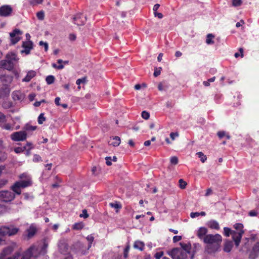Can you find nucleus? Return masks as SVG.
Returning a JSON list of instances; mask_svg holds the SVG:
<instances>
[{
	"instance_id": "obj_32",
	"label": "nucleus",
	"mask_w": 259,
	"mask_h": 259,
	"mask_svg": "<svg viewBox=\"0 0 259 259\" xmlns=\"http://www.w3.org/2000/svg\"><path fill=\"white\" fill-rule=\"evenodd\" d=\"M213 38H214V35L212 34H208L207 35L206 42L208 45L213 44L214 43L213 40H212Z\"/></svg>"
},
{
	"instance_id": "obj_15",
	"label": "nucleus",
	"mask_w": 259,
	"mask_h": 259,
	"mask_svg": "<svg viewBox=\"0 0 259 259\" xmlns=\"http://www.w3.org/2000/svg\"><path fill=\"white\" fill-rule=\"evenodd\" d=\"M13 79L14 77L12 75H0V80L2 83H5L6 84L5 86H9V85L12 82Z\"/></svg>"
},
{
	"instance_id": "obj_7",
	"label": "nucleus",
	"mask_w": 259,
	"mask_h": 259,
	"mask_svg": "<svg viewBox=\"0 0 259 259\" xmlns=\"http://www.w3.org/2000/svg\"><path fill=\"white\" fill-rule=\"evenodd\" d=\"M22 32L18 29H15L12 32L10 33V40L12 44L15 45L17 43L21 38Z\"/></svg>"
},
{
	"instance_id": "obj_43",
	"label": "nucleus",
	"mask_w": 259,
	"mask_h": 259,
	"mask_svg": "<svg viewBox=\"0 0 259 259\" xmlns=\"http://www.w3.org/2000/svg\"><path fill=\"white\" fill-rule=\"evenodd\" d=\"M85 61H83V63H85V66L87 67V69L89 70L92 67V64L89 58L85 59Z\"/></svg>"
},
{
	"instance_id": "obj_9",
	"label": "nucleus",
	"mask_w": 259,
	"mask_h": 259,
	"mask_svg": "<svg viewBox=\"0 0 259 259\" xmlns=\"http://www.w3.org/2000/svg\"><path fill=\"white\" fill-rule=\"evenodd\" d=\"M23 49L21 51L22 54H25L28 55L30 54L31 50L33 49V42L31 40H27L24 41L22 45Z\"/></svg>"
},
{
	"instance_id": "obj_59",
	"label": "nucleus",
	"mask_w": 259,
	"mask_h": 259,
	"mask_svg": "<svg viewBox=\"0 0 259 259\" xmlns=\"http://www.w3.org/2000/svg\"><path fill=\"white\" fill-rule=\"evenodd\" d=\"M36 128V126L32 125H27L25 127V130L27 131H34Z\"/></svg>"
},
{
	"instance_id": "obj_41",
	"label": "nucleus",
	"mask_w": 259,
	"mask_h": 259,
	"mask_svg": "<svg viewBox=\"0 0 259 259\" xmlns=\"http://www.w3.org/2000/svg\"><path fill=\"white\" fill-rule=\"evenodd\" d=\"M170 161L171 164L176 165L178 163V158L177 156H172L170 158Z\"/></svg>"
},
{
	"instance_id": "obj_24",
	"label": "nucleus",
	"mask_w": 259,
	"mask_h": 259,
	"mask_svg": "<svg viewBox=\"0 0 259 259\" xmlns=\"http://www.w3.org/2000/svg\"><path fill=\"white\" fill-rule=\"evenodd\" d=\"M36 232V228L35 226L32 225L27 230V237L28 238L32 237Z\"/></svg>"
},
{
	"instance_id": "obj_52",
	"label": "nucleus",
	"mask_w": 259,
	"mask_h": 259,
	"mask_svg": "<svg viewBox=\"0 0 259 259\" xmlns=\"http://www.w3.org/2000/svg\"><path fill=\"white\" fill-rule=\"evenodd\" d=\"M41 160V158L39 155H38L37 154H35L34 155L33 158V162H39Z\"/></svg>"
},
{
	"instance_id": "obj_61",
	"label": "nucleus",
	"mask_w": 259,
	"mask_h": 259,
	"mask_svg": "<svg viewBox=\"0 0 259 259\" xmlns=\"http://www.w3.org/2000/svg\"><path fill=\"white\" fill-rule=\"evenodd\" d=\"M12 106V103L10 102H6L3 104V107L5 108H9Z\"/></svg>"
},
{
	"instance_id": "obj_4",
	"label": "nucleus",
	"mask_w": 259,
	"mask_h": 259,
	"mask_svg": "<svg viewBox=\"0 0 259 259\" xmlns=\"http://www.w3.org/2000/svg\"><path fill=\"white\" fill-rule=\"evenodd\" d=\"M168 255L172 259H187L188 255L186 252L180 248H174L171 250L167 252Z\"/></svg>"
},
{
	"instance_id": "obj_27",
	"label": "nucleus",
	"mask_w": 259,
	"mask_h": 259,
	"mask_svg": "<svg viewBox=\"0 0 259 259\" xmlns=\"http://www.w3.org/2000/svg\"><path fill=\"white\" fill-rule=\"evenodd\" d=\"M113 142L110 143V145H112L114 147H117L120 144V138L118 136H115L113 138Z\"/></svg>"
},
{
	"instance_id": "obj_46",
	"label": "nucleus",
	"mask_w": 259,
	"mask_h": 259,
	"mask_svg": "<svg viewBox=\"0 0 259 259\" xmlns=\"http://www.w3.org/2000/svg\"><path fill=\"white\" fill-rule=\"evenodd\" d=\"M37 17L39 20H42L45 17V14L43 11H40L37 13Z\"/></svg>"
},
{
	"instance_id": "obj_29",
	"label": "nucleus",
	"mask_w": 259,
	"mask_h": 259,
	"mask_svg": "<svg viewBox=\"0 0 259 259\" xmlns=\"http://www.w3.org/2000/svg\"><path fill=\"white\" fill-rule=\"evenodd\" d=\"M88 241V246L87 247V250H89L92 246V243L94 240V237L92 235H88L86 238Z\"/></svg>"
},
{
	"instance_id": "obj_28",
	"label": "nucleus",
	"mask_w": 259,
	"mask_h": 259,
	"mask_svg": "<svg viewBox=\"0 0 259 259\" xmlns=\"http://www.w3.org/2000/svg\"><path fill=\"white\" fill-rule=\"evenodd\" d=\"M234 228L236 229V231L238 233H241L242 232V234H243L244 232L243 230V225L241 223H236L234 225Z\"/></svg>"
},
{
	"instance_id": "obj_64",
	"label": "nucleus",
	"mask_w": 259,
	"mask_h": 259,
	"mask_svg": "<svg viewBox=\"0 0 259 259\" xmlns=\"http://www.w3.org/2000/svg\"><path fill=\"white\" fill-rule=\"evenodd\" d=\"M199 216L198 212H192L190 213V217L192 218H195Z\"/></svg>"
},
{
	"instance_id": "obj_25",
	"label": "nucleus",
	"mask_w": 259,
	"mask_h": 259,
	"mask_svg": "<svg viewBox=\"0 0 259 259\" xmlns=\"http://www.w3.org/2000/svg\"><path fill=\"white\" fill-rule=\"evenodd\" d=\"M144 243L140 241H136L135 242L134 244V247L136 249H138L140 250H143L144 248Z\"/></svg>"
},
{
	"instance_id": "obj_35",
	"label": "nucleus",
	"mask_w": 259,
	"mask_h": 259,
	"mask_svg": "<svg viewBox=\"0 0 259 259\" xmlns=\"http://www.w3.org/2000/svg\"><path fill=\"white\" fill-rule=\"evenodd\" d=\"M215 79V77L214 76L208 79L207 81H204L203 82V84L205 87H208L210 85V82H212L214 81Z\"/></svg>"
},
{
	"instance_id": "obj_49",
	"label": "nucleus",
	"mask_w": 259,
	"mask_h": 259,
	"mask_svg": "<svg viewBox=\"0 0 259 259\" xmlns=\"http://www.w3.org/2000/svg\"><path fill=\"white\" fill-rule=\"evenodd\" d=\"M8 181L7 179H2L0 180V188L4 187L7 183Z\"/></svg>"
},
{
	"instance_id": "obj_57",
	"label": "nucleus",
	"mask_w": 259,
	"mask_h": 259,
	"mask_svg": "<svg viewBox=\"0 0 259 259\" xmlns=\"http://www.w3.org/2000/svg\"><path fill=\"white\" fill-rule=\"evenodd\" d=\"M7 158V154L6 153H3L0 155V162L5 161Z\"/></svg>"
},
{
	"instance_id": "obj_40",
	"label": "nucleus",
	"mask_w": 259,
	"mask_h": 259,
	"mask_svg": "<svg viewBox=\"0 0 259 259\" xmlns=\"http://www.w3.org/2000/svg\"><path fill=\"white\" fill-rule=\"evenodd\" d=\"M25 149H26V147H16L14 149V151L16 153H21L23 152Z\"/></svg>"
},
{
	"instance_id": "obj_56",
	"label": "nucleus",
	"mask_w": 259,
	"mask_h": 259,
	"mask_svg": "<svg viewBox=\"0 0 259 259\" xmlns=\"http://www.w3.org/2000/svg\"><path fill=\"white\" fill-rule=\"evenodd\" d=\"M217 135L220 139H222L226 136V133L224 131H219L217 133Z\"/></svg>"
},
{
	"instance_id": "obj_3",
	"label": "nucleus",
	"mask_w": 259,
	"mask_h": 259,
	"mask_svg": "<svg viewBox=\"0 0 259 259\" xmlns=\"http://www.w3.org/2000/svg\"><path fill=\"white\" fill-rule=\"evenodd\" d=\"M204 243L213 246L212 250L213 251L218 249L220 244L222 242V236L217 234L215 235L208 234L204 238Z\"/></svg>"
},
{
	"instance_id": "obj_1",
	"label": "nucleus",
	"mask_w": 259,
	"mask_h": 259,
	"mask_svg": "<svg viewBox=\"0 0 259 259\" xmlns=\"http://www.w3.org/2000/svg\"><path fill=\"white\" fill-rule=\"evenodd\" d=\"M48 243L46 241L38 242L31 245L22 253H16L7 259H31L36 258L41 254L47 253Z\"/></svg>"
},
{
	"instance_id": "obj_38",
	"label": "nucleus",
	"mask_w": 259,
	"mask_h": 259,
	"mask_svg": "<svg viewBox=\"0 0 259 259\" xmlns=\"http://www.w3.org/2000/svg\"><path fill=\"white\" fill-rule=\"evenodd\" d=\"M46 120V118L44 116V113H41L38 117V123L39 124H42Z\"/></svg>"
},
{
	"instance_id": "obj_6",
	"label": "nucleus",
	"mask_w": 259,
	"mask_h": 259,
	"mask_svg": "<svg viewBox=\"0 0 259 259\" xmlns=\"http://www.w3.org/2000/svg\"><path fill=\"white\" fill-rule=\"evenodd\" d=\"M17 244L15 242H11L8 246L5 247L0 253V259L11 254L17 247Z\"/></svg>"
},
{
	"instance_id": "obj_63",
	"label": "nucleus",
	"mask_w": 259,
	"mask_h": 259,
	"mask_svg": "<svg viewBox=\"0 0 259 259\" xmlns=\"http://www.w3.org/2000/svg\"><path fill=\"white\" fill-rule=\"evenodd\" d=\"M248 214L250 217H255L257 215V212L254 210H252L249 212Z\"/></svg>"
},
{
	"instance_id": "obj_47",
	"label": "nucleus",
	"mask_w": 259,
	"mask_h": 259,
	"mask_svg": "<svg viewBox=\"0 0 259 259\" xmlns=\"http://www.w3.org/2000/svg\"><path fill=\"white\" fill-rule=\"evenodd\" d=\"M141 116L143 118L148 119L150 117V114L148 112L143 111L141 113Z\"/></svg>"
},
{
	"instance_id": "obj_19",
	"label": "nucleus",
	"mask_w": 259,
	"mask_h": 259,
	"mask_svg": "<svg viewBox=\"0 0 259 259\" xmlns=\"http://www.w3.org/2000/svg\"><path fill=\"white\" fill-rule=\"evenodd\" d=\"M0 68L11 71L13 69V65H11L6 59L0 61Z\"/></svg>"
},
{
	"instance_id": "obj_53",
	"label": "nucleus",
	"mask_w": 259,
	"mask_h": 259,
	"mask_svg": "<svg viewBox=\"0 0 259 259\" xmlns=\"http://www.w3.org/2000/svg\"><path fill=\"white\" fill-rule=\"evenodd\" d=\"M161 69V67H159V68H156L155 69L154 74H153V75L155 77H157L160 75Z\"/></svg>"
},
{
	"instance_id": "obj_22",
	"label": "nucleus",
	"mask_w": 259,
	"mask_h": 259,
	"mask_svg": "<svg viewBox=\"0 0 259 259\" xmlns=\"http://www.w3.org/2000/svg\"><path fill=\"white\" fill-rule=\"evenodd\" d=\"M181 246V249L186 252V254H190L192 248L191 244L190 243H184L183 242L180 243Z\"/></svg>"
},
{
	"instance_id": "obj_8",
	"label": "nucleus",
	"mask_w": 259,
	"mask_h": 259,
	"mask_svg": "<svg viewBox=\"0 0 259 259\" xmlns=\"http://www.w3.org/2000/svg\"><path fill=\"white\" fill-rule=\"evenodd\" d=\"M11 138L14 141H24L27 139V133L25 131L15 132L11 134Z\"/></svg>"
},
{
	"instance_id": "obj_18",
	"label": "nucleus",
	"mask_w": 259,
	"mask_h": 259,
	"mask_svg": "<svg viewBox=\"0 0 259 259\" xmlns=\"http://www.w3.org/2000/svg\"><path fill=\"white\" fill-rule=\"evenodd\" d=\"M36 75V72L35 70H30L27 71L26 76L22 79L23 82H29Z\"/></svg>"
},
{
	"instance_id": "obj_34",
	"label": "nucleus",
	"mask_w": 259,
	"mask_h": 259,
	"mask_svg": "<svg viewBox=\"0 0 259 259\" xmlns=\"http://www.w3.org/2000/svg\"><path fill=\"white\" fill-rule=\"evenodd\" d=\"M55 77L53 75H49L46 78V81L48 84H51L54 82Z\"/></svg>"
},
{
	"instance_id": "obj_21",
	"label": "nucleus",
	"mask_w": 259,
	"mask_h": 259,
	"mask_svg": "<svg viewBox=\"0 0 259 259\" xmlns=\"http://www.w3.org/2000/svg\"><path fill=\"white\" fill-rule=\"evenodd\" d=\"M207 233V229L205 227H200L197 232V236L198 238L204 240V238L207 235L206 233Z\"/></svg>"
},
{
	"instance_id": "obj_30",
	"label": "nucleus",
	"mask_w": 259,
	"mask_h": 259,
	"mask_svg": "<svg viewBox=\"0 0 259 259\" xmlns=\"http://www.w3.org/2000/svg\"><path fill=\"white\" fill-rule=\"evenodd\" d=\"M18 228L14 227H9V236L15 235L18 232Z\"/></svg>"
},
{
	"instance_id": "obj_11",
	"label": "nucleus",
	"mask_w": 259,
	"mask_h": 259,
	"mask_svg": "<svg viewBox=\"0 0 259 259\" xmlns=\"http://www.w3.org/2000/svg\"><path fill=\"white\" fill-rule=\"evenodd\" d=\"M259 257V242H256L253 246L249 254L250 259H255Z\"/></svg>"
},
{
	"instance_id": "obj_5",
	"label": "nucleus",
	"mask_w": 259,
	"mask_h": 259,
	"mask_svg": "<svg viewBox=\"0 0 259 259\" xmlns=\"http://www.w3.org/2000/svg\"><path fill=\"white\" fill-rule=\"evenodd\" d=\"M15 192L8 190L0 191V200L5 202H9L13 201L15 198Z\"/></svg>"
},
{
	"instance_id": "obj_50",
	"label": "nucleus",
	"mask_w": 259,
	"mask_h": 259,
	"mask_svg": "<svg viewBox=\"0 0 259 259\" xmlns=\"http://www.w3.org/2000/svg\"><path fill=\"white\" fill-rule=\"evenodd\" d=\"M163 252L162 251L157 252L154 255V257L155 259H160V258L163 256Z\"/></svg>"
},
{
	"instance_id": "obj_60",
	"label": "nucleus",
	"mask_w": 259,
	"mask_h": 259,
	"mask_svg": "<svg viewBox=\"0 0 259 259\" xmlns=\"http://www.w3.org/2000/svg\"><path fill=\"white\" fill-rule=\"evenodd\" d=\"M105 159H106V163L107 165L110 166V165H112V162H111L112 159H111V157H106L105 158Z\"/></svg>"
},
{
	"instance_id": "obj_51",
	"label": "nucleus",
	"mask_w": 259,
	"mask_h": 259,
	"mask_svg": "<svg viewBox=\"0 0 259 259\" xmlns=\"http://www.w3.org/2000/svg\"><path fill=\"white\" fill-rule=\"evenodd\" d=\"M89 217V214L88 213L87 210L85 209L82 210V218L87 219Z\"/></svg>"
},
{
	"instance_id": "obj_42",
	"label": "nucleus",
	"mask_w": 259,
	"mask_h": 259,
	"mask_svg": "<svg viewBox=\"0 0 259 259\" xmlns=\"http://www.w3.org/2000/svg\"><path fill=\"white\" fill-rule=\"evenodd\" d=\"M44 0H30V4L32 6H36L40 4L43 2Z\"/></svg>"
},
{
	"instance_id": "obj_33",
	"label": "nucleus",
	"mask_w": 259,
	"mask_h": 259,
	"mask_svg": "<svg viewBox=\"0 0 259 259\" xmlns=\"http://www.w3.org/2000/svg\"><path fill=\"white\" fill-rule=\"evenodd\" d=\"M233 231L228 227L224 228V234L226 237H229L230 235H232Z\"/></svg>"
},
{
	"instance_id": "obj_58",
	"label": "nucleus",
	"mask_w": 259,
	"mask_h": 259,
	"mask_svg": "<svg viewBox=\"0 0 259 259\" xmlns=\"http://www.w3.org/2000/svg\"><path fill=\"white\" fill-rule=\"evenodd\" d=\"M182 237L181 236H175L173 237V242L174 243L177 242L182 239Z\"/></svg>"
},
{
	"instance_id": "obj_17",
	"label": "nucleus",
	"mask_w": 259,
	"mask_h": 259,
	"mask_svg": "<svg viewBox=\"0 0 259 259\" xmlns=\"http://www.w3.org/2000/svg\"><path fill=\"white\" fill-rule=\"evenodd\" d=\"M11 89L9 86H2L0 88V98H5L9 96Z\"/></svg>"
},
{
	"instance_id": "obj_39",
	"label": "nucleus",
	"mask_w": 259,
	"mask_h": 259,
	"mask_svg": "<svg viewBox=\"0 0 259 259\" xmlns=\"http://www.w3.org/2000/svg\"><path fill=\"white\" fill-rule=\"evenodd\" d=\"M8 210V208L5 205L0 204V215L6 213Z\"/></svg>"
},
{
	"instance_id": "obj_26",
	"label": "nucleus",
	"mask_w": 259,
	"mask_h": 259,
	"mask_svg": "<svg viewBox=\"0 0 259 259\" xmlns=\"http://www.w3.org/2000/svg\"><path fill=\"white\" fill-rule=\"evenodd\" d=\"M9 236V227L2 226L0 227V236Z\"/></svg>"
},
{
	"instance_id": "obj_55",
	"label": "nucleus",
	"mask_w": 259,
	"mask_h": 259,
	"mask_svg": "<svg viewBox=\"0 0 259 259\" xmlns=\"http://www.w3.org/2000/svg\"><path fill=\"white\" fill-rule=\"evenodd\" d=\"M72 228L74 230H79L81 229V223H77L74 224Z\"/></svg>"
},
{
	"instance_id": "obj_45",
	"label": "nucleus",
	"mask_w": 259,
	"mask_h": 259,
	"mask_svg": "<svg viewBox=\"0 0 259 259\" xmlns=\"http://www.w3.org/2000/svg\"><path fill=\"white\" fill-rule=\"evenodd\" d=\"M110 206L112 208H115L117 209H120L121 208V204L116 202V203H110L109 204Z\"/></svg>"
},
{
	"instance_id": "obj_31",
	"label": "nucleus",
	"mask_w": 259,
	"mask_h": 259,
	"mask_svg": "<svg viewBox=\"0 0 259 259\" xmlns=\"http://www.w3.org/2000/svg\"><path fill=\"white\" fill-rule=\"evenodd\" d=\"M198 157L200 158V160L202 163L205 162L207 160V157L202 152H198L196 153Z\"/></svg>"
},
{
	"instance_id": "obj_14",
	"label": "nucleus",
	"mask_w": 259,
	"mask_h": 259,
	"mask_svg": "<svg viewBox=\"0 0 259 259\" xmlns=\"http://www.w3.org/2000/svg\"><path fill=\"white\" fill-rule=\"evenodd\" d=\"M12 98L15 101H22L25 99V94L21 91L17 90L12 93Z\"/></svg>"
},
{
	"instance_id": "obj_20",
	"label": "nucleus",
	"mask_w": 259,
	"mask_h": 259,
	"mask_svg": "<svg viewBox=\"0 0 259 259\" xmlns=\"http://www.w3.org/2000/svg\"><path fill=\"white\" fill-rule=\"evenodd\" d=\"M57 63H58V65H57L55 63H53L52 66L53 68H54L55 69H57L58 70H61V69H62L63 68H64L65 65H67L68 64V61H63L61 59H58L57 60Z\"/></svg>"
},
{
	"instance_id": "obj_23",
	"label": "nucleus",
	"mask_w": 259,
	"mask_h": 259,
	"mask_svg": "<svg viewBox=\"0 0 259 259\" xmlns=\"http://www.w3.org/2000/svg\"><path fill=\"white\" fill-rule=\"evenodd\" d=\"M207 226L209 228L212 229L219 230L220 229V226L218 222L213 220L208 221L207 223Z\"/></svg>"
},
{
	"instance_id": "obj_36",
	"label": "nucleus",
	"mask_w": 259,
	"mask_h": 259,
	"mask_svg": "<svg viewBox=\"0 0 259 259\" xmlns=\"http://www.w3.org/2000/svg\"><path fill=\"white\" fill-rule=\"evenodd\" d=\"M39 45L40 46H43V47H44L45 52H47L48 51L49 45L47 42H44L43 41H40L39 42Z\"/></svg>"
},
{
	"instance_id": "obj_2",
	"label": "nucleus",
	"mask_w": 259,
	"mask_h": 259,
	"mask_svg": "<svg viewBox=\"0 0 259 259\" xmlns=\"http://www.w3.org/2000/svg\"><path fill=\"white\" fill-rule=\"evenodd\" d=\"M20 180L16 182L11 187V189L17 195L21 193V189L30 186L32 184L30 176L27 173H23L19 176Z\"/></svg>"
},
{
	"instance_id": "obj_13",
	"label": "nucleus",
	"mask_w": 259,
	"mask_h": 259,
	"mask_svg": "<svg viewBox=\"0 0 259 259\" xmlns=\"http://www.w3.org/2000/svg\"><path fill=\"white\" fill-rule=\"evenodd\" d=\"M58 246L59 251L61 254H67L68 248L66 241L65 240H60L58 243Z\"/></svg>"
},
{
	"instance_id": "obj_16",
	"label": "nucleus",
	"mask_w": 259,
	"mask_h": 259,
	"mask_svg": "<svg viewBox=\"0 0 259 259\" xmlns=\"http://www.w3.org/2000/svg\"><path fill=\"white\" fill-rule=\"evenodd\" d=\"M242 235V232L238 233L236 231H233L232 234V239L235 242V244L236 246H238L239 245Z\"/></svg>"
},
{
	"instance_id": "obj_44",
	"label": "nucleus",
	"mask_w": 259,
	"mask_h": 259,
	"mask_svg": "<svg viewBox=\"0 0 259 259\" xmlns=\"http://www.w3.org/2000/svg\"><path fill=\"white\" fill-rule=\"evenodd\" d=\"M239 52L235 53L234 54V56L236 58H238L239 56H241V57H243V49L241 48H239Z\"/></svg>"
},
{
	"instance_id": "obj_62",
	"label": "nucleus",
	"mask_w": 259,
	"mask_h": 259,
	"mask_svg": "<svg viewBox=\"0 0 259 259\" xmlns=\"http://www.w3.org/2000/svg\"><path fill=\"white\" fill-rule=\"evenodd\" d=\"M129 249H130V246H127L124 248V257L125 258H127V254H128V252Z\"/></svg>"
},
{
	"instance_id": "obj_48",
	"label": "nucleus",
	"mask_w": 259,
	"mask_h": 259,
	"mask_svg": "<svg viewBox=\"0 0 259 259\" xmlns=\"http://www.w3.org/2000/svg\"><path fill=\"white\" fill-rule=\"evenodd\" d=\"M242 3L241 0H232V5L234 7L240 6Z\"/></svg>"
},
{
	"instance_id": "obj_54",
	"label": "nucleus",
	"mask_w": 259,
	"mask_h": 259,
	"mask_svg": "<svg viewBox=\"0 0 259 259\" xmlns=\"http://www.w3.org/2000/svg\"><path fill=\"white\" fill-rule=\"evenodd\" d=\"M91 94H88L86 95L84 98L83 99V102H85L87 104H88V100L91 99Z\"/></svg>"
},
{
	"instance_id": "obj_37",
	"label": "nucleus",
	"mask_w": 259,
	"mask_h": 259,
	"mask_svg": "<svg viewBox=\"0 0 259 259\" xmlns=\"http://www.w3.org/2000/svg\"><path fill=\"white\" fill-rule=\"evenodd\" d=\"M179 186L181 189H185L187 185V183L183 179H180L179 181Z\"/></svg>"
},
{
	"instance_id": "obj_10",
	"label": "nucleus",
	"mask_w": 259,
	"mask_h": 259,
	"mask_svg": "<svg viewBox=\"0 0 259 259\" xmlns=\"http://www.w3.org/2000/svg\"><path fill=\"white\" fill-rule=\"evenodd\" d=\"M6 58L11 65H13V66L15 63L19 61V60L17 54L14 52L8 53L6 55Z\"/></svg>"
},
{
	"instance_id": "obj_12",
	"label": "nucleus",
	"mask_w": 259,
	"mask_h": 259,
	"mask_svg": "<svg viewBox=\"0 0 259 259\" xmlns=\"http://www.w3.org/2000/svg\"><path fill=\"white\" fill-rule=\"evenodd\" d=\"M13 9L9 5H4L0 7V16L8 17L11 15Z\"/></svg>"
}]
</instances>
